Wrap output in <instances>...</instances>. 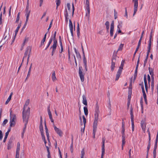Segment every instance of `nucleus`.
<instances>
[{
    "mask_svg": "<svg viewBox=\"0 0 158 158\" xmlns=\"http://www.w3.org/2000/svg\"><path fill=\"white\" fill-rule=\"evenodd\" d=\"M77 36L78 37H79V36L80 35V28L79 27V24L78 23H77Z\"/></svg>",
    "mask_w": 158,
    "mask_h": 158,
    "instance_id": "e433bc0d",
    "label": "nucleus"
},
{
    "mask_svg": "<svg viewBox=\"0 0 158 158\" xmlns=\"http://www.w3.org/2000/svg\"><path fill=\"white\" fill-rule=\"evenodd\" d=\"M85 155V152L84 149H83L81 152V157H84Z\"/></svg>",
    "mask_w": 158,
    "mask_h": 158,
    "instance_id": "09e8293b",
    "label": "nucleus"
},
{
    "mask_svg": "<svg viewBox=\"0 0 158 158\" xmlns=\"http://www.w3.org/2000/svg\"><path fill=\"white\" fill-rule=\"evenodd\" d=\"M139 62V56L138 61H137V64H136V68H135V73H134L135 74L137 75V74L138 69Z\"/></svg>",
    "mask_w": 158,
    "mask_h": 158,
    "instance_id": "4be33fe9",
    "label": "nucleus"
},
{
    "mask_svg": "<svg viewBox=\"0 0 158 158\" xmlns=\"http://www.w3.org/2000/svg\"><path fill=\"white\" fill-rule=\"evenodd\" d=\"M148 70L150 75L151 76V77L152 79H154L153 75H154V70L152 68H151L150 67L148 68Z\"/></svg>",
    "mask_w": 158,
    "mask_h": 158,
    "instance_id": "aec40b11",
    "label": "nucleus"
},
{
    "mask_svg": "<svg viewBox=\"0 0 158 158\" xmlns=\"http://www.w3.org/2000/svg\"><path fill=\"white\" fill-rule=\"evenodd\" d=\"M56 31H55V32H54V34L51 37H52V38H53V40H56Z\"/></svg>",
    "mask_w": 158,
    "mask_h": 158,
    "instance_id": "3c124183",
    "label": "nucleus"
},
{
    "mask_svg": "<svg viewBox=\"0 0 158 158\" xmlns=\"http://www.w3.org/2000/svg\"><path fill=\"white\" fill-rule=\"evenodd\" d=\"M22 113L23 120H28L30 114V109H23Z\"/></svg>",
    "mask_w": 158,
    "mask_h": 158,
    "instance_id": "f257e3e1",
    "label": "nucleus"
},
{
    "mask_svg": "<svg viewBox=\"0 0 158 158\" xmlns=\"http://www.w3.org/2000/svg\"><path fill=\"white\" fill-rule=\"evenodd\" d=\"M8 122V120L7 119H5L4 120L3 123V125H5Z\"/></svg>",
    "mask_w": 158,
    "mask_h": 158,
    "instance_id": "774afa93",
    "label": "nucleus"
},
{
    "mask_svg": "<svg viewBox=\"0 0 158 158\" xmlns=\"http://www.w3.org/2000/svg\"><path fill=\"white\" fill-rule=\"evenodd\" d=\"M85 114V115L88 114V109H84Z\"/></svg>",
    "mask_w": 158,
    "mask_h": 158,
    "instance_id": "338daca9",
    "label": "nucleus"
},
{
    "mask_svg": "<svg viewBox=\"0 0 158 158\" xmlns=\"http://www.w3.org/2000/svg\"><path fill=\"white\" fill-rule=\"evenodd\" d=\"M12 111L10 110V127H12L15 126V120L16 119V116L15 114H12Z\"/></svg>",
    "mask_w": 158,
    "mask_h": 158,
    "instance_id": "f03ea898",
    "label": "nucleus"
},
{
    "mask_svg": "<svg viewBox=\"0 0 158 158\" xmlns=\"http://www.w3.org/2000/svg\"><path fill=\"white\" fill-rule=\"evenodd\" d=\"M117 52L116 53H114L112 56L111 61H116V59L117 57Z\"/></svg>",
    "mask_w": 158,
    "mask_h": 158,
    "instance_id": "4c0bfd02",
    "label": "nucleus"
},
{
    "mask_svg": "<svg viewBox=\"0 0 158 158\" xmlns=\"http://www.w3.org/2000/svg\"><path fill=\"white\" fill-rule=\"evenodd\" d=\"M42 116H41L40 117V123L39 127L40 130H43V127L42 124Z\"/></svg>",
    "mask_w": 158,
    "mask_h": 158,
    "instance_id": "a878e982",
    "label": "nucleus"
},
{
    "mask_svg": "<svg viewBox=\"0 0 158 158\" xmlns=\"http://www.w3.org/2000/svg\"><path fill=\"white\" fill-rule=\"evenodd\" d=\"M100 112L99 109H95V118H98L99 114Z\"/></svg>",
    "mask_w": 158,
    "mask_h": 158,
    "instance_id": "b1692460",
    "label": "nucleus"
},
{
    "mask_svg": "<svg viewBox=\"0 0 158 158\" xmlns=\"http://www.w3.org/2000/svg\"><path fill=\"white\" fill-rule=\"evenodd\" d=\"M6 32H5L4 35V40L5 41H6L9 39V33L7 34L6 35Z\"/></svg>",
    "mask_w": 158,
    "mask_h": 158,
    "instance_id": "7c9ffc66",
    "label": "nucleus"
},
{
    "mask_svg": "<svg viewBox=\"0 0 158 158\" xmlns=\"http://www.w3.org/2000/svg\"><path fill=\"white\" fill-rule=\"evenodd\" d=\"M69 27L70 31H73V23L71 20H69Z\"/></svg>",
    "mask_w": 158,
    "mask_h": 158,
    "instance_id": "72a5a7b5",
    "label": "nucleus"
},
{
    "mask_svg": "<svg viewBox=\"0 0 158 158\" xmlns=\"http://www.w3.org/2000/svg\"><path fill=\"white\" fill-rule=\"evenodd\" d=\"M122 71L121 70H118L116 74L115 81H117L120 75L121 74Z\"/></svg>",
    "mask_w": 158,
    "mask_h": 158,
    "instance_id": "6ab92c4d",
    "label": "nucleus"
},
{
    "mask_svg": "<svg viewBox=\"0 0 158 158\" xmlns=\"http://www.w3.org/2000/svg\"><path fill=\"white\" fill-rule=\"evenodd\" d=\"M54 128L55 131L60 136H62L63 135V132L62 131L58 128H57L56 126L54 125Z\"/></svg>",
    "mask_w": 158,
    "mask_h": 158,
    "instance_id": "9d476101",
    "label": "nucleus"
},
{
    "mask_svg": "<svg viewBox=\"0 0 158 158\" xmlns=\"http://www.w3.org/2000/svg\"><path fill=\"white\" fill-rule=\"evenodd\" d=\"M86 9L87 11V13L86 14V16H88V18L89 17V14L90 12V9L89 7V0H86Z\"/></svg>",
    "mask_w": 158,
    "mask_h": 158,
    "instance_id": "39448f33",
    "label": "nucleus"
},
{
    "mask_svg": "<svg viewBox=\"0 0 158 158\" xmlns=\"http://www.w3.org/2000/svg\"><path fill=\"white\" fill-rule=\"evenodd\" d=\"M82 118H83V122L84 124V127L83 128V132H84V131L85 124L86 123V119L85 118V116L84 115L83 116Z\"/></svg>",
    "mask_w": 158,
    "mask_h": 158,
    "instance_id": "2f4dec72",
    "label": "nucleus"
},
{
    "mask_svg": "<svg viewBox=\"0 0 158 158\" xmlns=\"http://www.w3.org/2000/svg\"><path fill=\"white\" fill-rule=\"evenodd\" d=\"M151 87L152 90L153 91L154 89V79H152V81L151 84Z\"/></svg>",
    "mask_w": 158,
    "mask_h": 158,
    "instance_id": "a19ab883",
    "label": "nucleus"
},
{
    "mask_svg": "<svg viewBox=\"0 0 158 158\" xmlns=\"http://www.w3.org/2000/svg\"><path fill=\"white\" fill-rule=\"evenodd\" d=\"M116 61H115L114 60L111 61V70L112 71H113L114 70V68L115 67V64Z\"/></svg>",
    "mask_w": 158,
    "mask_h": 158,
    "instance_id": "5701e85b",
    "label": "nucleus"
},
{
    "mask_svg": "<svg viewBox=\"0 0 158 158\" xmlns=\"http://www.w3.org/2000/svg\"><path fill=\"white\" fill-rule=\"evenodd\" d=\"M23 121L25 123L24 126V127L26 128V127H27V124L28 122V120H23Z\"/></svg>",
    "mask_w": 158,
    "mask_h": 158,
    "instance_id": "680f3d73",
    "label": "nucleus"
},
{
    "mask_svg": "<svg viewBox=\"0 0 158 158\" xmlns=\"http://www.w3.org/2000/svg\"><path fill=\"white\" fill-rule=\"evenodd\" d=\"M20 143L19 142H18L17 144V147L16 149V155H17L19 156V152L20 151Z\"/></svg>",
    "mask_w": 158,
    "mask_h": 158,
    "instance_id": "a211bd4d",
    "label": "nucleus"
},
{
    "mask_svg": "<svg viewBox=\"0 0 158 158\" xmlns=\"http://www.w3.org/2000/svg\"><path fill=\"white\" fill-rule=\"evenodd\" d=\"M83 101L82 102L83 104L85 105H87V101L86 99V96L84 95H83L82 96Z\"/></svg>",
    "mask_w": 158,
    "mask_h": 158,
    "instance_id": "393cba45",
    "label": "nucleus"
},
{
    "mask_svg": "<svg viewBox=\"0 0 158 158\" xmlns=\"http://www.w3.org/2000/svg\"><path fill=\"white\" fill-rule=\"evenodd\" d=\"M139 85L141 86V88L142 90H144V85H143V82H142L141 84H140Z\"/></svg>",
    "mask_w": 158,
    "mask_h": 158,
    "instance_id": "13d9d810",
    "label": "nucleus"
},
{
    "mask_svg": "<svg viewBox=\"0 0 158 158\" xmlns=\"http://www.w3.org/2000/svg\"><path fill=\"white\" fill-rule=\"evenodd\" d=\"M8 135H9V134H8V133H5V137H4V140H3V142H6Z\"/></svg>",
    "mask_w": 158,
    "mask_h": 158,
    "instance_id": "49530a36",
    "label": "nucleus"
},
{
    "mask_svg": "<svg viewBox=\"0 0 158 158\" xmlns=\"http://www.w3.org/2000/svg\"><path fill=\"white\" fill-rule=\"evenodd\" d=\"M31 47L29 46H27L26 48V50L25 51L24 54V56L23 57V58L22 60V62L23 61L24 59L26 58L27 56V55L28 54V56L27 58V64L28 62V60L29 58L30 57V55L31 52Z\"/></svg>",
    "mask_w": 158,
    "mask_h": 158,
    "instance_id": "7ed1b4c3",
    "label": "nucleus"
},
{
    "mask_svg": "<svg viewBox=\"0 0 158 158\" xmlns=\"http://www.w3.org/2000/svg\"><path fill=\"white\" fill-rule=\"evenodd\" d=\"M70 150L71 152L72 153L73 151V135L72 136V142L70 147Z\"/></svg>",
    "mask_w": 158,
    "mask_h": 158,
    "instance_id": "c756f323",
    "label": "nucleus"
},
{
    "mask_svg": "<svg viewBox=\"0 0 158 158\" xmlns=\"http://www.w3.org/2000/svg\"><path fill=\"white\" fill-rule=\"evenodd\" d=\"M20 14L19 12V13H18L17 16V17L16 19V21H15V22L16 23H18L19 22V18H20L19 16L20 15Z\"/></svg>",
    "mask_w": 158,
    "mask_h": 158,
    "instance_id": "c03bdc74",
    "label": "nucleus"
},
{
    "mask_svg": "<svg viewBox=\"0 0 158 158\" xmlns=\"http://www.w3.org/2000/svg\"><path fill=\"white\" fill-rule=\"evenodd\" d=\"M97 130L95 129H93V138H94L95 137V133L96 132V131Z\"/></svg>",
    "mask_w": 158,
    "mask_h": 158,
    "instance_id": "4d7b16f0",
    "label": "nucleus"
},
{
    "mask_svg": "<svg viewBox=\"0 0 158 158\" xmlns=\"http://www.w3.org/2000/svg\"><path fill=\"white\" fill-rule=\"evenodd\" d=\"M45 40H46L44 39H42L41 42V44L40 46V47H41L42 45H43L44 44V42H45Z\"/></svg>",
    "mask_w": 158,
    "mask_h": 158,
    "instance_id": "864d4df0",
    "label": "nucleus"
},
{
    "mask_svg": "<svg viewBox=\"0 0 158 158\" xmlns=\"http://www.w3.org/2000/svg\"><path fill=\"white\" fill-rule=\"evenodd\" d=\"M83 62L84 65V67L85 69V71H87L88 70L87 68V60L86 58H83Z\"/></svg>",
    "mask_w": 158,
    "mask_h": 158,
    "instance_id": "412c9836",
    "label": "nucleus"
},
{
    "mask_svg": "<svg viewBox=\"0 0 158 158\" xmlns=\"http://www.w3.org/2000/svg\"><path fill=\"white\" fill-rule=\"evenodd\" d=\"M132 93L131 90H129L128 91V96L127 100L128 101V102L129 103L130 101L131 98V94Z\"/></svg>",
    "mask_w": 158,
    "mask_h": 158,
    "instance_id": "bb28decb",
    "label": "nucleus"
},
{
    "mask_svg": "<svg viewBox=\"0 0 158 158\" xmlns=\"http://www.w3.org/2000/svg\"><path fill=\"white\" fill-rule=\"evenodd\" d=\"M114 21H113L110 25V35L111 36H112L113 35V32L114 31Z\"/></svg>",
    "mask_w": 158,
    "mask_h": 158,
    "instance_id": "ddd939ff",
    "label": "nucleus"
},
{
    "mask_svg": "<svg viewBox=\"0 0 158 158\" xmlns=\"http://www.w3.org/2000/svg\"><path fill=\"white\" fill-rule=\"evenodd\" d=\"M122 22H121L117 26V30L120 29V28L122 27Z\"/></svg>",
    "mask_w": 158,
    "mask_h": 158,
    "instance_id": "de8ad7c7",
    "label": "nucleus"
},
{
    "mask_svg": "<svg viewBox=\"0 0 158 158\" xmlns=\"http://www.w3.org/2000/svg\"><path fill=\"white\" fill-rule=\"evenodd\" d=\"M158 141L157 140H155V145L154 146V148L153 151V158H156V150L157 148V144L158 143Z\"/></svg>",
    "mask_w": 158,
    "mask_h": 158,
    "instance_id": "9b49d317",
    "label": "nucleus"
},
{
    "mask_svg": "<svg viewBox=\"0 0 158 158\" xmlns=\"http://www.w3.org/2000/svg\"><path fill=\"white\" fill-rule=\"evenodd\" d=\"M122 137L123 139V145L125 142V126H122Z\"/></svg>",
    "mask_w": 158,
    "mask_h": 158,
    "instance_id": "1a4fd4ad",
    "label": "nucleus"
},
{
    "mask_svg": "<svg viewBox=\"0 0 158 158\" xmlns=\"http://www.w3.org/2000/svg\"><path fill=\"white\" fill-rule=\"evenodd\" d=\"M30 103L29 99H27L26 100L25 102V104L24 106L23 109H25V108H27V106Z\"/></svg>",
    "mask_w": 158,
    "mask_h": 158,
    "instance_id": "c85d7f7f",
    "label": "nucleus"
},
{
    "mask_svg": "<svg viewBox=\"0 0 158 158\" xmlns=\"http://www.w3.org/2000/svg\"><path fill=\"white\" fill-rule=\"evenodd\" d=\"M123 46L124 44H121L119 47L118 51H118L122 50L123 47Z\"/></svg>",
    "mask_w": 158,
    "mask_h": 158,
    "instance_id": "58836bf2",
    "label": "nucleus"
},
{
    "mask_svg": "<svg viewBox=\"0 0 158 158\" xmlns=\"http://www.w3.org/2000/svg\"><path fill=\"white\" fill-rule=\"evenodd\" d=\"M144 81L145 85V87L146 92H148V86L147 83V81L146 79V76L145 74L144 75Z\"/></svg>",
    "mask_w": 158,
    "mask_h": 158,
    "instance_id": "4468645a",
    "label": "nucleus"
},
{
    "mask_svg": "<svg viewBox=\"0 0 158 158\" xmlns=\"http://www.w3.org/2000/svg\"><path fill=\"white\" fill-rule=\"evenodd\" d=\"M13 139L12 138H10L8 142V144L12 145V144L13 142Z\"/></svg>",
    "mask_w": 158,
    "mask_h": 158,
    "instance_id": "a18cd8bd",
    "label": "nucleus"
},
{
    "mask_svg": "<svg viewBox=\"0 0 158 158\" xmlns=\"http://www.w3.org/2000/svg\"><path fill=\"white\" fill-rule=\"evenodd\" d=\"M53 38H52V37H51V38H50L49 40V41L48 43V44L49 45H50V44H51L52 42V41L53 40Z\"/></svg>",
    "mask_w": 158,
    "mask_h": 158,
    "instance_id": "69168bd1",
    "label": "nucleus"
},
{
    "mask_svg": "<svg viewBox=\"0 0 158 158\" xmlns=\"http://www.w3.org/2000/svg\"><path fill=\"white\" fill-rule=\"evenodd\" d=\"M83 69L81 66H80L79 68V74L80 77L81 81L83 82L84 80V76L85 73L82 72Z\"/></svg>",
    "mask_w": 158,
    "mask_h": 158,
    "instance_id": "20e7f679",
    "label": "nucleus"
},
{
    "mask_svg": "<svg viewBox=\"0 0 158 158\" xmlns=\"http://www.w3.org/2000/svg\"><path fill=\"white\" fill-rule=\"evenodd\" d=\"M98 118H94V120L93 123V129L97 130V126L98 125Z\"/></svg>",
    "mask_w": 158,
    "mask_h": 158,
    "instance_id": "2eb2a0df",
    "label": "nucleus"
},
{
    "mask_svg": "<svg viewBox=\"0 0 158 158\" xmlns=\"http://www.w3.org/2000/svg\"><path fill=\"white\" fill-rule=\"evenodd\" d=\"M40 131L41 133V135L42 136L43 140H45V137L44 134V130H40Z\"/></svg>",
    "mask_w": 158,
    "mask_h": 158,
    "instance_id": "ea45409f",
    "label": "nucleus"
},
{
    "mask_svg": "<svg viewBox=\"0 0 158 158\" xmlns=\"http://www.w3.org/2000/svg\"><path fill=\"white\" fill-rule=\"evenodd\" d=\"M3 138V134L2 131L0 130V139L2 140Z\"/></svg>",
    "mask_w": 158,
    "mask_h": 158,
    "instance_id": "e2e57ef3",
    "label": "nucleus"
},
{
    "mask_svg": "<svg viewBox=\"0 0 158 158\" xmlns=\"http://www.w3.org/2000/svg\"><path fill=\"white\" fill-rule=\"evenodd\" d=\"M114 19H116L117 18V13L115 9L114 10Z\"/></svg>",
    "mask_w": 158,
    "mask_h": 158,
    "instance_id": "8fccbe9b",
    "label": "nucleus"
},
{
    "mask_svg": "<svg viewBox=\"0 0 158 158\" xmlns=\"http://www.w3.org/2000/svg\"><path fill=\"white\" fill-rule=\"evenodd\" d=\"M47 139L48 142H49V135L48 132V131L46 132Z\"/></svg>",
    "mask_w": 158,
    "mask_h": 158,
    "instance_id": "603ef678",
    "label": "nucleus"
},
{
    "mask_svg": "<svg viewBox=\"0 0 158 158\" xmlns=\"http://www.w3.org/2000/svg\"><path fill=\"white\" fill-rule=\"evenodd\" d=\"M124 16L126 17L127 18V12L126 7L125 8V14L124 15Z\"/></svg>",
    "mask_w": 158,
    "mask_h": 158,
    "instance_id": "052dcab7",
    "label": "nucleus"
},
{
    "mask_svg": "<svg viewBox=\"0 0 158 158\" xmlns=\"http://www.w3.org/2000/svg\"><path fill=\"white\" fill-rule=\"evenodd\" d=\"M28 38H25V39L24 40L23 43V46H24L25 43L26 42V41H28Z\"/></svg>",
    "mask_w": 158,
    "mask_h": 158,
    "instance_id": "bf43d9fd",
    "label": "nucleus"
},
{
    "mask_svg": "<svg viewBox=\"0 0 158 158\" xmlns=\"http://www.w3.org/2000/svg\"><path fill=\"white\" fill-rule=\"evenodd\" d=\"M30 13H26V22L25 23V25H26L29 19V17L30 15Z\"/></svg>",
    "mask_w": 158,
    "mask_h": 158,
    "instance_id": "f704fd0d",
    "label": "nucleus"
},
{
    "mask_svg": "<svg viewBox=\"0 0 158 158\" xmlns=\"http://www.w3.org/2000/svg\"><path fill=\"white\" fill-rule=\"evenodd\" d=\"M141 126L144 132H145L146 127V123L145 121L142 120L141 122Z\"/></svg>",
    "mask_w": 158,
    "mask_h": 158,
    "instance_id": "f8f14e48",
    "label": "nucleus"
},
{
    "mask_svg": "<svg viewBox=\"0 0 158 158\" xmlns=\"http://www.w3.org/2000/svg\"><path fill=\"white\" fill-rule=\"evenodd\" d=\"M11 97H9L7 99V100L5 102L6 104H7L8 102H9V101L11 99Z\"/></svg>",
    "mask_w": 158,
    "mask_h": 158,
    "instance_id": "6e6d98bb",
    "label": "nucleus"
},
{
    "mask_svg": "<svg viewBox=\"0 0 158 158\" xmlns=\"http://www.w3.org/2000/svg\"><path fill=\"white\" fill-rule=\"evenodd\" d=\"M125 62L124 60H122L121 62V63L120 66L119 68L118 69L119 70H121L122 71L123 69V67L124 66V64Z\"/></svg>",
    "mask_w": 158,
    "mask_h": 158,
    "instance_id": "473e14b6",
    "label": "nucleus"
},
{
    "mask_svg": "<svg viewBox=\"0 0 158 158\" xmlns=\"http://www.w3.org/2000/svg\"><path fill=\"white\" fill-rule=\"evenodd\" d=\"M74 51L76 54V56L77 58L79 60H80L81 59V56L80 53L77 51L76 48H74Z\"/></svg>",
    "mask_w": 158,
    "mask_h": 158,
    "instance_id": "f3484780",
    "label": "nucleus"
},
{
    "mask_svg": "<svg viewBox=\"0 0 158 158\" xmlns=\"http://www.w3.org/2000/svg\"><path fill=\"white\" fill-rule=\"evenodd\" d=\"M147 131L148 133V139H151V134L150 133L149 131V128H148L147 130Z\"/></svg>",
    "mask_w": 158,
    "mask_h": 158,
    "instance_id": "0e129e2a",
    "label": "nucleus"
},
{
    "mask_svg": "<svg viewBox=\"0 0 158 158\" xmlns=\"http://www.w3.org/2000/svg\"><path fill=\"white\" fill-rule=\"evenodd\" d=\"M151 145V139H149L148 144L147 147V152H148Z\"/></svg>",
    "mask_w": 158,
    "mask_h": 158,
    "instance_id": "c9c22d12",
    "label": "nucleus"
},
{
    "mask_svg": "<svg viewBox=\"0 0 158 158\" xmlns=\"http://www.w3.org/2000/svg\"><path fill=\"white\" fill-rule=\"evenodd\" d=\"M130 115L131 121V122L132 131H133L134 130L135 126L134 122V115L132 109H131L130 110Z\"/></svg>",
    "mask_w": 158,
    "mask_h": 158,
    "instance_id": "0eeeda50",
    "label": "nucleus"
},
{
    "mask_svg": "<svg viewBox=\"0 0 158 158\" xmlns=\"http://www.w3.org/2000/svg\"><path fill=\"white\" fill-rule=\"evenodd\" d=\"M56 9H57L58 6L60 4V0H56Z\"/></svg>",
    "mask_w": 158,
    "mask_h": 158,
    "instance_id": "37998d69",
    "label": "nucleus"
},
{
    "mask_svg": "<svg viewBox=\"0 0 158 158\" xmlns=\"http://www.w3.org/2000/svg\"><path fill=\"white\" fill-rule=\"evenodd\" d=\"M52 78L53 81H55L56 78L55 76V71H53L52 75Z\"/></svg>",
    "mask_w": 158,
    "mask_h": 158,
    "instance_id": "cd10ccee",
    "label": "nucleus"
},
{
    "mask_svg": "<svg viewBox=\"0 0 158 158\" xmlns=\"http://www.w3.org/2000/svg\"><path fill=\"white\" fill-rule=\"evenodd\" d=\"M48 113L49 116V118H52L51 112L50 111V109H48Z\"/></svg>",
    "mask_w": 158,
    "mask_h": 158,
    "instance_id": "5fc2aeb1",
    "label": "nucleus"
},
{
    "mask_svg": "<svg viewBox=\"0 0 158 158\" xmlns=\"http://www.w3.org/2000/svg\"><path fill=\"white\" fill-rule=\"evenodd\" d=\"M20 26H21V25L20 24H19L18 25V26L15 31V35H16L18 31L19 30V29L20 28Z\"/></svg>",
    "mask_w": 158,
    "mask_h": 158,
    "instance_id": "79ce46f5",
    "label": "nucleus"
},
{
    "mask_svg": "<svg viewBox=\"0 0 158 158\" xmlns=\"http://www.w3.org/2000/svg\"><path fill=\"white\" fill-rule=\"evenodd\" d=\"M53 41V44L52 46L50 48H52V49H54L56 50V48L57 47V40H55Z\"/></svg>",
    "mask_w": 158,
    "mask_h": 158,
    "instance_id": "dca6fc26",
    "label": "nucleus"
},
{
    "mask_svg": "<svg viewBox=\"0 0 158 158\" xmlns=\"http://www.w3.org/2000/svg\"><path fill=\"white\" fill-rule=\"evenodd\" d=\"M105 137H103L102 138V155L101 156V158H103V156L105 154Z\"/></svg>",
    "mask_w": 158,
    "mask_h": 158,
    "instance_id": "423d86ee",
    "label": "nucleus"
},
{
    "mask_svg": "<svg viewBox=\"0 0 158 158\" xmlns=\"http://www.w3.org/2000/svg\"><path fill=\"white\" fill-rule=\"evenodd\" d=\"M132 1L134 2V11L133 14V16H134L137 10L138 0H132Z\"/></svg>",
    "mask_w": 158,
    "mask_h": 158,
    "instance_id": "6e6552de",
    "label": "nucleus"
}]
</instances>
